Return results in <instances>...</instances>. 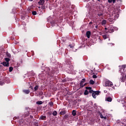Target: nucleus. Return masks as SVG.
<instances>
[{"instance_id": "nucleus-1", "label": "nucleus", "mask_w": 126, "mask_h": 126, "mask_svg": "<svg viewBox=\"0 0 126 126\" xmlns=\"http://www.w3.org/2000/svg\"><path fill=\"white\" fill-rule=\"evenodd\" d=\"M115 30H118V28H115V27L112 26L108 28V31H105V32L106 34H108V33H113Z\"/></svg>"}, {"instance_id": "nucleus-2", "label": "nucleus", "mask_w": 126, "mask_h": 126, "mask_svg": "<svg viewBox=\"0 0 126 126\" xmlns=\"http://www.w3.org/2000/svg\"><path fill=\"white\" fill-rule=\"evenodd\" d=\"M105 86L112 87L113 86V83L110 81L107 80L105 82Z\"/></svg>"}, {"instance_id": "nucleus-3", "label": "nucleus", "mask_w": 126, "mask_h": 126, "mask_svg": "<svg viewBox=\"0 0 126 126\" xmlns=\"http://www.w3.org/2000/svg\"><path fill=\"white\" fill-rule=\"evenodd\" d=\"M86 82V79H82L80 83V86L81 88L82 87H84V85H83V83H84V82Z\"/></svg>"}, {"instance_id": "nucleus-4", "label": "nucleus", "mask_w": 126, "mask_h": 126, "mask_svg": "<svg viewBox=\"0 0 126 126\" xmlns=\"http://www.w3.org/2000/svg\"><path fill=\"white\" fill-rule=\"evenodd\" d=\"M85 88L87 90H89V93H92L94 92L93 90H92V87H86Z\"/></svg>"}, {"instance_id": "nucleus-5", "label": "nucleus", "mask_w": 126, "mask_h": 126, "mask_svg": "<svg viewBox=\"0 0 126 126\" xmlns=\"http://www.w3.org/2000/svg\"><path fill=\"white\" fill-rule=\"evenodd\" d=\"M2 64H3L4 66H6L7 67H8V66H9V63L3 62L2 63Z\"/></svg>"}, {"instance_id": "nucleus-6", "label": "nucleus", "mask_w": 126, "mask_h": 126, "mask_svg": "<svg viewBox=\"0 0 126 126\" xmlns=\"http://www.w3.org/2000/svg\"><path fill=\"white\" fill-rule=\"evenodd\" d=\"M39 120H42V121H46L47 120V117L46 116L42 115L39 117Z\"/></svg>"}, {"instance_id": "nucleus-7", "label": "nucleus", "mask_w": 126, "mask_h": 126, "mask_svg": "<svg viewBox=\"0 0 126 126\" xmlns=\"http://www.w3.org/2000/svg\"><path fill=\"white\" fill-rule=\"evenodd\" d=\"M86 36L88 39H89V38H90V36H91V32L87 31L86 32Z\"/></svg>"}, {"instance_id": "nucleus-8", "label": "nucleus", "mask_w": 126, "mask_h": 126, "mask_svg": "<svg viewBox=\"0 0 126 126\" xmlns=\"http://www.w3.org/2000/svg\"><path fill=\"white\" fill-rule=\"evenodd\" d=\"M44 2L45 0H40V1L38 2V4H39V5H43Z\"/></svg>"}, {"instance_id": "nucleus-9", "label": "nucleus", "mask_w": 126, "mask_h": 126, "mask_svg": "<svg viewBox=\"0 0 126 126\" xmlns=\"http://www.w3.org/2000/svg\"><path fill=\"white\" fill-rule=\"evenodd\" d=\"M106 101H107V102H111L112 100V97L110 96L107 97L105 98Z\"/></svg>"}, {"instance_id": "nucleus-10", "label": "nucleus", "mask_w": 126, "mask_h": 126, "mask_svg": "<svg viewBox=\"0 0 126 126\" xmlns=\"http://www.w3.org/2000/svg\"><path fill=\"white\" fill-rule=\"evenodd\" d=\"M23 92L25 93V94H29L30 93V91L29 90H24Z\"/></svg>"}, {"instance_id": "nucleus-11", "label": "nucleus", "mask_w": 126, "mask_h": 126, "mask_svg": "<svg viewBox=\"0 0 126 126\" xmlns=\"http://www.w3.org/2000/svg\"><path fill=\"white\" fill-rule=\"evenodd\" d=\"M107 23V21L106 20H103L101 21V25L104 26V25H106V24Z\"/></svg>"}, {"instance_id": "nucleus-12", "label": "nucleus", "mask_w": 126, "mask_h": 126, "mask_svg": "<svg viewBox=\"0 0 126 126\" xmlns=\"http://www.w3.org/2000/svg\"><path fill=\"white\" fill-rule=\"evenodd\" d=\"M121 82H125V81H126V77L122 76V77L121 78Z\"/></svg>"}, {"instance_id": "nucleus-13", "label": "nucleus", "mask_w": 126, "mask_h": 126, "mask_svg": "<svg viewBox=\"0 0 126 126\" xmlns=\"http://www.w3.org/2000/svg\"><path fill=\"white\" fill-rule=\"evenodd\" d=\"M6 56H7V57H8L9 59H10V58H11V55L9 53L7 52L6 53Z\"/></svg>"}, {"instance_id": "nucleus-14", "label": "nucleus", "mask_w": 126, "mask_h": 126, "mask_svg": "<svg viewBox=\"0 0 126 126\" xmlns=\"http://www.w3.org/2000/svg\"><path fill=\"white\" fill-rule=\"evenodd\" d=\"M89 94V92H88V90L86 89L85 90V92L84 93V95H88Z\"/></svg>"}, {"instance_id": "nucleus-15", "label": "nucleus", "mask_w": 126, "mask_h": 126, "mask_svg": "<svg viewBox=\"0 0 126 126\" xmlns=\"http://www.w3.org/2000/svg\"><path fill=\"white\" fill-rule=\"evenodd\" d=\"M36 104L37 105H42L43 104V101H38L36 102Z\"/></svg>"}, {"instance_id": "nucleus-16", "label": "nucleus", "mask_w": 126, "mask_h": 126, "mask_svg": "<svg viewBox=\"0 0 126 126\" xmlns=\"http://www.w3.org/2000/svg\"><path fill=\"white\" fill-rule=\"evenodd\" d=\"M92 95L93 98H96V97H97V96H96V94L94 93V91L92 93Z\"/></svg>"}, {"instance_id": "nucleus-17", "label": "nucleus", "mask_w": 126, "mask_h": 126, "mask_svg": "<svg viewBox=\"0 0 126 126\" xmlns=\"http://www.w3.org/2000/svg\"><path fill=\"white\" fill-rule=\"evenodd\" d=\"M72 115L74 116H76V110H73L72 111Z\"/></svg>"}, {"instance_id": "nucleus-18", "label": "nucleus", "mask_w": 126, "mask_h": 126, "mask_svg": "<svg viewBox=\"0 0 126 126\" xmlns=\"http://www.w3.org/2000/svg\"><path fill=\"white\" fill-rule=\"evenodd\" d=\"M95 83V82H94V81H93V80H90V84H91L92 85H94Z\"/></svg>"}, {"instance_id": "nucleus-19", "label": "nucleus", "mask_w": 126, "mask_h": 126, "mask_svg": "<svg viewBox=\"0 0 126 126\" xmlns=\"http://www.w3.org/2000/svg\"><path fill=\"white\" fill-rule=\"evenodd\" d=\"M39 89V86L36 85L35 87L34 88V91H37Z\"/></svg>"}, {"instance_id": "nucleus-20", "label": "nucleus", "mask_w": 126, "mask_h": 126, "mask_svg": "<svg viewBox=\"0 0 126 126\" xmlns=\"http://www.w3.org/2000/svg\"><path fill=\"white\" fill-rule=\"evenodd\" d=\"M48 105H49L50 107H52V106H54V102H53V101H50L48 103Z\"/></svg>"}, {"instance_id": "nucleus-21", "label": "nucleus", "mask_w": 126, "mask_h": 126, "mask_svg": "<svg viewBox=\"0 0 126 126\" xmlns=\"http://www.w3.org/2000/svg\"><path fill=\"white\" fill-rule=\"evenodd\" d=\"M120 125L122 126H126V121L125 120V123L122 122Z\"/></svg>"}, {"instance_id": "nucleus-22", "label": "nucleus", "mask_w": 126, "mask_h": 126, "mask_svg": "<svg viewBox=\"0 0 126 126\" xmlns=\"http://www.w3.org/2000/svg\"><path fill=\"white\" fill-rule=\"evenodd\" d=\"M65 114V111L63 110L60 112V115H64Z\"/></svg>"}, {"instance_id": "nucleus-23", "label": "nucleus", "mask_w": 126, "mask_h": 126, "mask_svg": "<svg viewBox=\"0 0 126 126\" xmlns=\"http://www.w3.org/2000/svg\"><path fill=\"white\" fill-rule=\"evenodd\" d=\"M4 60L6 63H9V61H10V59L9 58H5Z\"/></svg>"}, {"instance_id": "nucleus-24", "label": "nucleus", "mask_w": 126, "mask_h": 126, "mask_svg": "<svg viewBox=\"0 0 126 126\" xmlns=\"http://www.w3.org/2000/svg\"><path fill=\"white\" fill-rule=\"evenodd\" d=\"M108 21H109V22H113L114 21V19L109 18L108 19Z\"/></svg>"}, {"instance_id": "nucleus-25", "label": "nucleus", "mask_w": 126, "mask_h": 126, "mask_svg": "<svg viewBox=\"0 0 126 126\" xmlns=\"http://www.w3.org/2000/svg\"><path fill=\"white\" fill-rule=\"evenodd\" d=\"M53 115L54 116H57V115H58V113L56 111H53Z\"/></svg>"}, {"instance_id": "nucleus-26", "label": "nucleus", "mask_w": 126, "mask_h": 126, "mask_svg": "<svg viewBox=\"0 0 126 126\" xmlns=\"http://www.w3.org/2000/svg\"><path fill=\"white\" fill-rule=\"evenodd\" d=\"M12 70H13V67H10L9 68V72H11V71H12Z\"/></svg>"}, {"instance_id": "nucleus-27", "label": "nucleus", "mask_w": 126, "mask_h": 126, "mask_svg": "<svg viewBox=\"0 0 126 126\" xmlns=\"http://www.w3.org/2000/svg\"><path fill=\"white\" fill-rule=\"evenodd\" d=\"M94 92L95 93L96 95H98V94L100 93V91H94Z\"/></svg>"}, {"instance_id": "nucleus-28", "label": "nucleus", "mask_w": 126, "mask_h": 126, "mask_svg": "<svg viewBox=\"0 0 126 126\" xmlns=\"http://www.w3.org/2000/svg\"><path fill=\"white\" fill-rule=\"evenodd\" d=\"M32 15H36L37 14V12L36 11H33L32 12Z\"/></svg>"}, {"instance_id": "nucleus-29", "label": "nucleus", "mask_w": 126, "mask_h": 126, "mask_svg": "<svg viewBox=\"0 0 126 126\" xmlns=\"http://www.w3.org/2000/svg\"><path fill=\"white\" fill-rule=\"evenodd\" d=\"M100 118L101 119H104V116H103V114H102L101 113H99Z\"/></svg>"}, {"instance_id": "nucleus-30", "label": "nucleus", "mask_w": 126, "mask_h": 126, "mask_svg": "<svg viewBox=\"0 0 126 126\" xmlns=\"http://www.w3.org/2000/svg\"><path fill=\"white\" fill-rule=\"evenodd\" d=\"M32 6H30V7H29L28 8V11H31V9H32Z\"/></svg>"}, {"instance_id": "nucleus-31", "label": "nucleus", "mask_w": 126, "mask_h": 126, "mask_svg": "<svg viewBox=\"0 0 126 126\" xmlns=\"http://www.w3.org/2000/svg\"><path fill=\"white\" fill-rule=\"evenodd\" d=\"M102 36H103V38L104 39H107V35H106L105 34V35H103Z\"/></svg>"}, {"instance_id": "nucleus-32", "label": "nucleus", "mask_w": 126, "mask_h": 126, "mask_svg": "<svg viewBox=\"0 0 126 126\" xmlns=\"http://www.w3.org/2000/svg\"><path fill=\"white\" fill-rule=\"evenodd\" d=\"M29 115H30L29 111H28V113H27V114H25V117H28Z\"/></svg>"}, {"instance_id": "nucleus-33", "label": "nucleus", "mask_w": 126, "mask_h": 126, "mask_svg": "<svg viewBox=\"0 0 126 126\" xmlns=\"http://www.w3.org/2000/svg\"><path fill=\"white\" fill-rule=\"evenodd\" d=\"M98 16H103V13H99L97 14Z\"/></svg>"}, {"instance_id": "nucleus-34", "label": "nucleus", "mask_w": 126, "mask_h": 126, "mask_svg": "<svg viewBox=\"0 0 126 126\" xmlns=\"http://www.w3.org/2000/svg\"><path fill=\"white\" fill-rule=\"evenodd\" d=\"M93 77L94 78H97V75H93Z\"/></svg>"}, {"instance_id": "nucleus-35", "label": "nucleus", "mask_w": 126, "mask_h": 126, "mask_svg": "<svg viewBox=\"0 0 126 126\" xmlns=\"http://www.w3.org/2000/svg\"><path fill=\"white\" fill-rule=\"evenodd\" d=\"M108 2H109V3H111V2H113L112 0H108Z\"/></svg>"}, {"instance_id": "nucleus-36", "label": "nucleus", "mask_w": 126, "mask_h": 126, "mask_svg": "<svg viewBox=\"0 0 126 126\" xmlns=\"http://www.w3.org/2000/svg\"><path fill=\"white\" fill-rule=\"evenodd\" d=\"M67 117H68V115H65L64 116V119H67Z\"/></svg>"}, {"instance_id": "nucleus-37", "label": "nucleus", "mask_w": 126, "mask_h": 126, "mask_svg": "<svg viewBox=\"0 0 126 126\" xmlns=\"http://www.w3.org/2000/svg\"><path fill=\"white\" fill-rule=\"evenodd\" d=\"M69 47H70V48H73V46H72V45H71V44L69 45Z\"/></svg>"}, {"instance_id": "nucleus-38", "label": "nucleus", "mask_w": 126, "mask_h": 126, "mask_svg": "<svg viewBox=\"0 0 126 126\" xmlns=\"http://www.w3.org/2000/svg\"><path fill=\"white\" fill-rule=\"evenodd\" d=\"M91 121L92 123H94V119H93V118H91Z\"/></svg>"}, {"instance_id": "nucleus-39", "label": "nucleus", "mask_w": 126, "mask_h": 126, "mask_svg": "<svg viewBox=\"0 0 126 126\" xmlns=\"http://www.w3.org/2000/svg\"><path fill=\"white\" fill-rule=\"evenodd\" d=\"M122 66L123 68H126V65H122Z\"/></svg>"}, {"instance_id": "nucleus-40", "label": "nucleus", "mask_w": 126, "mask_h": 126, "mask_svg": "<svg viewBox=\"0 0 126 126\" xmlns=\"http://www.w3.org/2000/svg\"><path fill=\"white\" fill-rule=\"evenodd\" d=\"M30 88H31L32 90H33V87L32 86H30Z\"/></svg>"}, {"instance_id": "nucleus-41", "label": "nucleus", "mask_w": 126, "mask_h": 126, "mask_svg": "<svg viewBox=\"0 0 126 126\" xmlns=\"http://www.w3.org/2000/svg\"><path fill=\"white\" fill-rule=\"evenodd\" d=\"M113 3H115L116 2V0H112Z\"/></svg>"}, {"instance_id": "nucleus-42", "label": "nucleus", "mask_w": 126, "mask_h": 126, "mask_svg": "<svg viewBox=\"0 0 126 126\" xmlns=\"http://www.w3.org/2000/svg\"><path fill=\"white\" fill-rule=\"evenodd\" d=\"M93 22H90V23H89V25H91V24H93Z\"/></svg>"}, {"instance_id": "nucleus-43", "label": "nucleus", "mask_w": 126, "mask_h": 126, "mask_svg": "<svg viewBox=\"0 0 126 126\" xmlns=\"http://www.w3.org/2000/svg\"><path fill=\"white\" fill-rule=\"evenodd\" d=\"M104 29H105V31H108V28H105Z\"/></svg>"}, {"instance_id": "nucleus-44", "label": "nucleus", "mask_w": 126, "mask_h": 126, "mask_svg": "<svg viewBox=\"0 0 126 126\" xmlns=\"http://www.w3.org/2000/svg\"><path fill=\"white\" fill-rule=\"evenodd\" d=\"M31 119H33V116L32 115L30 116Z\"/></svg>"}, {"instance_id": "nucleus-45", "label": "nucleus", "mask_w": 126, "mask_h": 126, "mask_svg": "<svg viewBox=\"0 0 126 126\" xmlns=\"http://www.w3.org/2000/svg\"><path fill=\"white\" fill-rule=\"evenodd\" d=\"M83 85H84V86H86V85H87V83H85Z\"/></svg>"}, {"instance_id": "nucleus-46", "label": "nucleus", "mask_w": 126, "mask_h": 126, "mask_svg": "<svg viewBox=\"0 0 126 126\" xmlns=\"http://www.w3.org/2000/svg\"><path fill=\"white\" fill-rule=\"evenodd\" d=\"M95 28H96V29H97L98 28V25L95 26Z\"/></svg>"}, {"instance_id": "nucleus-47", "label": "nucleus", "mask_w": 126, "mask_h": 126, "mask_svg": "<svg viewBox=\"0 0 126 126\" xmlns=\"http://www.w3.org/2000/svg\"><path fill=\"white\" fill-rule=\"evenodd\" d=\"M103 119H104V120H106V119H107V117H103Z\"/></svg>"}, {"instance_id": "nucleus-48", "label": "nucleus", "mask_w": 126, "mask_h": 126, "mask_svg": "<svg viewBox=\"0 0 126 126\" xmlns=\"http://www.w3.org/2000/svg\"><path fill=\"white\" fill-rule=\"evenodd\" d=\"M35 126H39V125H38V123H36V124H35Z\"/></svg>"}, {"instance_id": "nucleus-49", "label": "nucleus", "mask_w": 126, "mask_h": 126, "mask_svg": "<svg viewBox=\"0 0 126 126\" xmlns=\"http://www.w3.org/2000/svg\"><path fill=\"white\" fill-rule=\"evenodd\" d=\"M117 15V17H119V14H117L116 15Z\"/></svg>"}, {"instance_id": "nucleus-50", "label": "nucleus", "mask_w": 126, "mask_h": 126, "mask_svg": "<svg viewBox=\"0 0 126 126\" xmlns=\"http://www.w3.org/2000/svg\"><path fill=\"white\" fill-rule=\"evenodd\" d=\"M29 1H33V0H29Z\"/></svg>"}, {"instance_id": "nucleus-51", "label": "nucleus", "mask_w": 126, "mask_h": 126, "mask_svg": "<svg viewBox=\"0 0 126 126\" xmlns=\"http://www.w3.org/2000/svg\"><path fill=\"white\" fill-rule=\"evenodd\" d=\"M98 1H100V0H97Z\"/></svg>"}]
</instances>
